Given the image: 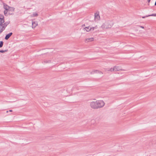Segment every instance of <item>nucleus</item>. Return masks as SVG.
Returning a JSON list of instances; mask_svg holds the SVG:
<instances>
[{"label": "nucleus", "instance_id": "f257e3e1", "mask_svg": "<svg viewBox=\"0 0 156 156\" xmlns=\"http://www.w3.org/2000/svg\"><path fill=\"white\" fill-rule=\"evenodd\" d=\"M113 22L111 21H108L103 23L101 26L103 29L111 28L113 25Z\"/></svg>", "mask_w": 156, "mask_h": 156}, {"label": "nucleus", "instance_id": "f03ea898", "mask_svg": "<svg viewBox=\"0 0 156 156\" xmlns=\"http://www.w3.org/2000/svg\"><path fill=\"white\" fill-rule=\"evenodd\" d=\"M98 108H102L105 105L104 102L102 100L97 101Z\"/></svg>", "mask_w": 156, "mask_h": 156}, {"label": "nucleus", "instance_id": "7ed1b4c3", "mask_svg": "<svg viewBox=\"0 0 156 156\" xmlns=\"http://www.w3.org/2000/svg\"><path fill=\"white\" fill-rule=\"evenodd\" d=\"M90 107L94 109L98 108L97 101H92L90 104Z\"/></svg>", "mask_w": 156, "mask_h": 156}, {"label": "nucleus", "instance_id": "20e7f679", "mask_svg": "<svg viewBox=\"0 0 156 156\" xmlns=\"http://www.w3.org/2000/svg\"><path fill=\"white\" fill-rule=\"evenodd\" d=\"M4 22V17L3 15H0V26H2Z\"/></svg>", "mask_w": 156, "mask_h": 156}, {"label": "nucleus", "instance_id": "39448f33", "mask_svg": "<svg viewBox=\"0 0 156 156\" xmlns=\"http://www.w3.org/2000/svg\"><path fill=\"white\" fill-rule=\"evenodd\" d=\"M94 19L95 20H98L100 19V16L99 15V12L95 13L94 14Z\"/></svg>", "mask_w": 156, "mask_h": 156}, {"label": "nucleus", "instance_id": "423d86ee", "mask_svg": "<svg viewBox=\"0 0 156 156\" xmlns=\"http://www.w3.org/2000/svg\"><path fill=\"white\" fill-rule=\"evenodd\" d=\"M3 8L6 11H8L9 9V6L7 4L4 3H3Z\"/></svg>", "mask_w": 156, "mask_h": 156}, {"label": "nucleus", "instance_id": "0eeeda50", "mask_svg": "<svg viewBox=\"0 0 156 156\" xmlns=\"http://www.w3.org/2000/svg\"><path fill=\"white\" fill-rule=\"evenodd\" d=\"M94 73H99L100 74H103V73L102 72H101V71H100L98 70H94L92 72H91L90 73L91 74H93Z\"/></svg>", "mask_w": 156, "mask_h": 156}, {"label": "nucleus", "instance_id": "6e6552de", "mask_svg": "<svg viewBox=\"0 0 156 156\" xmlns=\"http://www.w3.org/2000/svg\"><path fill=\"white\" fill-rule=\"evenodd\" d=\"M12 34V32L10 33L6 34L5 37V39L6 40H8Z\"/></svg>", "mask_w": 156, "mask_h": 156}, {"label": "nucleus", "instance_id": "1a4fd4ad", "mask_svg": "<svg viewBox=\"0 0 156 156\" xmlns=\"http://www.w3.org/2000/svg\"><path fill=\"white\" fill-rule=\"evenodd\" d=\"M115 71H120V70H121L122 69L120 68V67L119 66H115L114 67Z\"/></svg>", "mask_w": 156, "mask_h": 156}, {"label": "nucleus", "instance_id": "9d476101", "mask_svg": "<svg viewBox=\"0 0 156 156\" xmlns=\"http://www.w3.org/2000/svg\"><path fill=\"white\" fill-rule=\"evenodd\" d=\"M94 38L93 37L88 38L85 39L86 42H88L90 41H94Z\"/></svg>", "mask_w": 156, "mask_h": 156}, {"label": "nucleus", "instance_id": "9b49d317", "mask_svg": "<svg viewBox=\"0 0 156 156\" xmlns=\"http://www.w3.org/2000/svg\"><path fill=\"white\" fill-rule=\"evenodd\" d=\"M105 71H109L111 72L115 71L114 67L113 68H111L110 69H105Z\"/></svg>", "mask_w": 156, "mask_h": 156}, {"label": "nucleus", "instance_id": "f8f14e48", "mask_svg": "<svg viewBox=\"0 0 156 156\" xmlns=\"http://www.w3.org/2000/svg\"><path fill=\"white\" fill-rule=\"evenodd\" d=\"M9 23V22H6L4 23L2 25V28H4V30L5 29V27L7 26V25Z\"/></svg>", "mask_w": 156, "mask_h": 156}, {"label": "nucleus", "instance_id": "ddd939ff", "mask_svg": "<svg viewBox=\"0 0 156 156\" xmlns=\"http://www.w3.org/2000/svg\"><path fill=\"white\" fill-rule=\"evenodd\" d=\"M8 11L13 12L14 11L15 8L14 7L9 6Z\"/></svg>", "mask_w": 156, "mask_h": 156}, {"label": "nucleus", "instance_id": "4468645a", "mask_svg": "<svg viewBox=\"0 0 156 156\" xmlns=\"http://www.w3.org/2000/svg\"><path fill=\"white\" fill-rule=\"evenodd\" d=\"M84 30H86L87 32H89L90 31V29L89 27H86L83 29Z\"/></svg>", "mask_w": 156, "mask_h": 156}, {"label": "nucleus", "instance_id": "2eb2a0df", "mask_svg": "<svg viewBox=\"0 0 156 156\" xmlns=\"http://www.w3.org/2000/svg\"><path fill=\"white\" fill-rule=\"evenodd\" d=\"M32 27H35L37 25V24L35 22H32Z\"/></svg>", "mask_w": 156, "mask_h": 156}, {"label": "nucleus", "instance_id": "dca6fc26", "mask_svg": "<svg viewBox=\"0 0 156 156\" xmlns=\"http://www.w3.org/2000/svg\"><path fill=\"white\" fill-rule=\"evenodd\" d=\"M8 51V49L5 50H0V52H1V53H4V52H7Z\"/></svg>", "mask_w": 156, "mask_h": 156}, {"label": "nucleus", "instance_id": "f3484780", "mask_svg": "<svg viewBox=\"0 0 156 156\" xmlns=\"http://www.w3.org/2000/svg\"><path fill=\"white\" fill-rule=\"evenodd\" d=\"M3 42L2 41H0V48L2 47L3 45Z\"/></svg>", "mask_w": 156, "mask_h": 156}, {"label": "nucleus", "instance_id": "a211bd4d", "mask_svg": "<svg viewBox=\"0 0 156 156\" xmlns=\"http://www.w3.org/2000/svg\"><path fill=\"white\" fill-rule=\"evenodd\" d=\"M34 16H38V14L37 12H34L33 14Z\"/></svg>", "mask_w": 156, "mask_h": 156}, {"label": "nucleus", "instance_id": "6ab92c4d", "mask_svg": "<svg viewBox=\"0 0 156 156\" xmlns=\"http://www.w3.org/2000/svg\"><path fill=\"white\" fill-rule=\"evenodd\" d=\"M44 62L46 63H49L51 62V61L50 60H48V61H47V60H45L44 61Z\"/></svg>", "mask_w": 156, "mask_h": 156}, {"label": "nucleus", "instance_id": "aec40b11", "mask_svg": "<svg viewBox=\"0 0 156 156\" xmlns=\"http://www.w3.org/2000/svg\"><path fill=\"white\" fill-rule=\"evenodd\" d=\"M96 27H97V26H96L95 27H91L90 28V30H93L95 28L96 29Z\"/></svg>", "mask_w": 156, "mask_h": 156}, {"label": "nucleus", "instance_id": "412c9836", "mask_svg": "<svg viewBox=\"0 0 156 156\" xmlns=\"http://www.w3.org/2000/svg\"><path fill=\"white\" fill-rule=\"evenodd\" d=\"M7 11H6V10L5 11H4V15L5 16H7V14H8V12H7Z\"/></svg>", "mask_w": 156, "mask_h": 156}, {"label": "nucleus", "instance_id": "4be33fe9", "mask_svg": "<svg viewBox=\"0 0 156 156\" xmlns=\"http://www.w3.org/2000/svg\"><path fill=\"white\" fill-rule=\"evenodd\" d=\"M3 28H2H2H1V27H0V33L3 31L4 29H3Z\"/></svg>", "mask_w": 156, "mask_h": 156}, {"label": "nucleus", "instance_id": "5701e85b", "mask_svg": "<svg viewBox=\"0 0 156 156\" xmlns=\"http://www.w3.org/2000/svg\"><path fill=\"white\" fill-rule=\"evenodd\" d=\"M149 16H156V14H152L151 15H149Z\"/></svg>", "mask_w": 156, "mask_h": 156}, {"label": "nucleus", "instance_id": "b1692460", "mask_svg": "<svg viewBox=\"0 0 156 156\" xmlns=\"http://www.w3.org/2000/svg\"><path fill=\"white\" fill-rule=\"evenodd\" d=\"M148 16H149V15L146 16H143L142 17V18H145L146 17H148Z\"/></svg>", "mask_w": 156, "mask_h": 156}, {"label": "nucleus", "instance_id": "393cba45", "mask_svg": "<svg viewBox=\"0 0 156 156\" xmlns=\"http://www.w3.org/2000/svg\"><path fill=\"white\" fill-rule=\"evenodd\" d=\"M8 14H9V15H13V13H11L9 12H8Z\"/></svg>", "mask_w": 156, "mask_h": 156}, {"label": "nucleus", "instance_id": "a878e982", "mask_svg": "<svg viewBox=\"0 0 156 156\" xmlns=\"http://www.w3.org/2000/svg\"><path fill=\"white\" fill-rule=\"evenodd\" d=\"M141 28L144 29V27L142 26H139Z\"/></svg>", "mask_w": 156, "mask_h": 156}, {"label": "nucleus", "instance_id": "bb28decb", "mask_svg": "<svg viewBox=\"0 0 156 156\" xmlns=\"http://www.w3.org/2000/svg\"><path fill=\"white\" fill-rule=\"evenodd\" d=\"M9 111L10 112H12V111L11 110H9Z\"/></svg>", "mask_w": 156, "mask_h": 156}, {"label": "nucleus", "instance_id": "cd10ccee", "mask_svg": "<svg viewBox=\"0 0 156 156\" xmlns=\"http://www.w3.org/2000/svg\"><path fill=\"white\" fill-rule=\"evenodd\" d=\"M151 0H148V2L149 3Z\"/></svg>", "mask_w": 156, "mask_h": 156}, {"label": "nucleus", "instance_id": "c85d7f7f", "mask_svg": "<svg viewBox=\"0 0 156 156\" xmlns=\"http://www.w3.org/2000/svg\"><path fill=\"white\" fill-rule=\"evenodd\" d=\"M85 25V24H83L82 25V27H84V26Z\"/></svg>", "mask_w": 156, "mask_h": 156}, {"label": "nucleus", "instance_id": "c756f323", "mask_svg": "<svg viewBox=\"0 0 156 156\" xmlns=\"http://www.w3.org/2000/svg\"><path fill=\"white\" fill-rule=\"evenodd\" d=\"M8 111H6V112H7V113H8Z\"/></svg>", "mask_w": 156, "mask_h": 156}]
</instances>
